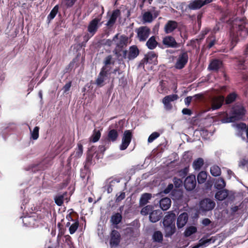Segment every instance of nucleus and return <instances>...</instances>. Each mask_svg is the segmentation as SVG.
I'll return each instance as SVG.
<instances>
[{
  "label": "nucleus",
  "instance_id": "nucleus-1",
  "mask_svg": "<svg viewBox=\"0 0 248 248\" xmlns=\"http://www.w3.org/2000/svg\"><path fill=\"white\" fill-rule=\"evenodd\" d=\"M248 35V27L244 19L237 20L233 23L230 31L231 44L233 47L239 41L238 37L245 38Z\"/></svg>",
  "mask_w": 248,
  "mask_h": 248
},
{
  "label": "nucleus",
  "instance_id": "nucleus-2",
  "mask_svg": "<svg viewBox=\"0 0 248 248\" xmlns=\"http://www.w3.org/2000/svg\"><path fill=\"white\" fill-rule=\"evenodd\" d=\"M246 110L243 106L237 105L232 108V113L230 117L221 120L223 123H228L241 119L245 114Z\"/></svg>",
  "mask_w": 248,
  "mask_h": 248
},
{
  "label": "nucleus",
  "instance_id": "nucleus-3",
  "mask_svg": "<svg viewBox=\"0 0 248 248\" xmlns=\"http://www.w3.org/2000/svg\"><path fill=\"white\" fill-rule=\"evenodd\" d=\"M215 202L209 199L205 198L199 202V210L201 212L205 213L212 211L215 207Z\"/></svg>",
  "mask_w": 248,
  "mask_h": 248
},
{
  "label": "nucleus",
  "instance_id": "nucleus-4",
  "mask_svg": "<svg viewBox=\"0 0 248 248\" xmlns=\"http://www.w3.org/2000/svg\"><path fill=\"white\" fill-rule=\"evenodd\" d=\"M137 38L140 42H145L151 33L150 28L147 26H141L135 30Z\"/></svg>",
  "mask_w": 248,
  "mask_h": 248
},
{
  "label": "nucleus",
  "instance_id": "nucleus-5",
  "mask_svg": "<svg viewBox=\"0 0 248 248\" xmlns=\"http://www.w3.org/2000/svg\"><path fill=\"white\" fill-rule=\"evenodd\" d=\"M140 53L138 47L135 45H133L129 47L128 50H124L123 51V58L124 59H127L131 61L135 59Z\"/></svg>",
  "mask_w": 248,
  "mask_h": 248
},
{
  "label": "nucleus",
  "instance_id": "nucleus-6",
  "mask_svg": "<svg viewBox=\"0 0 248 248\" xmlns=\"http://www.w3.org/2000/svg\"><path fill=\"white\" fill-rule=\"evenodd\" d=\"M188 55L186 51H182L179 55L174 67L177 69H182L187 63Z\"/></svg>",
  "mask_w": 248,
  "mask_h": 248
},
{
  "label": "nucleus",
  "instance_id": "nucleus-7",
  "mask_svg": "<svg viewBox=\"0 0 248 248\" xmlns=\"http://www.w3.org/2000/svg\"><path fill=\"white\" fill-rule=\"evenodd\" d=\"M132 133L131 130H126L124 131L122 140V143L120 145V149L122 151L125 150L131 142Z\"/></svg>",
  "mask_w": 248,
  "mask_h": 248
},
{
  "label": "nucleus",
  "instance_id": "nucleus-8",
  "mask_svg": "<svg viewBox=\"0 0 248 248\" xmlns=\"http://www.w3.org/2000/svg\"><path fill=\"white\" fill-rule=\"evenodd\" d=\"M233 126L237 129V136L242 138L243 140H245L244 135L246 134L247 141L248 142V125L244 123H240L239 124H233Z\"/></svg>",
  "mask_w": 248,
  "mask_h": 248
},
{
  "label": "nucleus",
  "instance_id": "nucleus-9",
  "mask_svg": "<svg viewBox=\"0 0 248 248\" xmlns=\"http://www.w3.org/2000/svg\"><path fill=\"white\" fill-rule=\"evenodd\" d=\"M178 98V95L176 94H172L165 96L162 99L165 109L167 110L171 109L172 106L170 102L177 100Z\"/></svg>",
  "mask_w": 248,
  "mask_h": 248
},
{
  "label": "nucleus",
  "instance_id": "nucleus-10",
  "mask_svg": "<svg viewBox=\"0 0 248 248\" xmlns=\"http://www.w3.org/2000/svg\"><path fill=\"white\" fill-rule=\"evenodd\" d=\"M101 21V18L97 17L92 20L89 23L87 31L91 35H94L99 27V23Z\"/></svg>",
  "mask_w": 248,
  "mask_h": 248
},
{
  "label": "nucleus",
  "instance_id": "nucleus-11",
  "mask_svg": "<svg viewBox=\"0 0 248 248\" xmlns=\"http://www.w3.org/2000/svg\"><path fill=\"white\" fill-rule=\"evenodd\" d=\"M196 186V177L194 175L187 177L184 181V186L187 191L193 190Z\"/></svg>",
  "mask_w": 248,
  "mask_h": 248
},
{
  "label": "nucleus",
  "instance_id": "nucleus-12",
  "mask_svg": "<svg viewBox=\"0 0 248 248\" xmlns=\"http://www.w3.org/2000/svg\"><path fill=\"white\" fill-rule=\"evenodd\" d=\"M110 74V72L106 71V66L102 67L95 81L96 85L99 86H102L104 81Z\"/></svg>",
  "mask_w": 248,
  "mask_h": 248
},
{
  "label": "nucleus",
  "instance_id": "nucleus-13",
  "mask_svg": "<svg viewBox=\"0 0 248 248\" xmlns=\"http://www.w3.org/2000/svg\"><path fill=\"white\" fill-rule=\"evenodd\" d=\"M115 35H117V40L115 41L116 49H122L127 45L128 38L124 35L119 36V34L118 33L116 34Z\"/></svg>",
  "mask_w": 248,
  "mask_h": 248
},
{
  "label": "nucleus",
  "instance_id": "nucleus-14",
  "mask_svg": "<svg viewBox=\"0 0 248 248\" xmlns=\"http://www.w3.org/2000/svg\"><path fill=\"white\" fill-rule=\"evenodd\" d=\"M162 43L166 47L177 48L179 47V45L174 38L171 36H167L164 37Z\"/></svg>",
  "mask_w": 248,
  "mask_h": 248
},
{
  "label": "nucleus",
  "instance_id": "nucleus-15",
  "mask_svg": "<svg viewBox=\"0 0 248 248\" xmlns=\"http://www.w3.org/2000/svg\"><path fill=\"white\" fill-rule=\"evenodd\" d=\"M121 235L120 233L116 230L112 231L110 235V245L111 247L117 246L120 242Z\"/></svg>",
  "mask_w": 248,
  "mask_h": 248
},
{
  "label": "nucleus",
  "instance_id": "nucleus-16",
  "mask_svg": "<svg viewBox=\"0 0 248 248\" xmlns=\"http://www.w3.org/2000/svg\"><path fill=\"white\" fill-rule=\"evenodd\" d=\"M175 214L173 212H169L166 215L163 220V225H175Z\"/></svg>",
  "mask_w": 248,
  "mask_h": 248
},
{
  "label": "nucleus",
  "instance_id": "nucleus-17",
  "mask_svg": "<svg viewBox=\"0 0 248 248\" xmlns=\"http://www.w3.org/2000/svg\"><path fill=\"white\" fill-rule=\"evenodd\" d=\"M178 26V23L174 20H169L164 26V31L166 34L173 32Z\"/></svg>",
  "mask_w": 248,
  "mask_h": 248
},
{
  "label": "nucleus",
  "instance_id": "nucleus-18",
  "mask_svg": "<svg viewBox=\"0 0 248 248\" xmlns=\"http://www.w3.org/2000/svg\"><path fill=\"white\" fill-rule=\"evenodd\" d=\"M224 99V97L222 96L214 97L211 102L212 109L215 110L219 108L222 106Z\"/></svg>",
  "mask_w": 248,
  "mask_h": 248
},
{
  "label": "nucleus",
  "instance_id": "nucleus-19",
  "mask_svg": "<svg viewBox=\"0 0 248 248\" xmlns=\"http://www.w3.org/2000/svg\"><path fill=\"white\" fill-rule=\"evenodd\" d=\"M157 59L156 54L154 52H150L145 55L142 62L144 63L156 64Z\"/></svg>",
  "mask_w": 248,
  "mask_h": 248
},
{
  "label": "nucleus",
  "instance_id": "nucleus-20",
  "mask_svg": "<svg viewBox=\"0 0 248 248\" xmlns=\"http://www.w3.org/2000/svg\"><path fill=\"white\" fill-rule=\"evenodd\" d=\"M162 216V212L161 210H155L152 211L149 215L150 221L153 223H155L159 221Z\"/></svg>",
  "mask_w": 248,
  "mask_h": 248
},
{
  "label": "nucleus",
  "instance_id": "nucleus-21",
  "mask_svg": "<svg viewBox=\"0 0 248 248\" xmlns=\"http://www.w3.org/2000/svg\"><path fill=\"white\" fill-rule=\"evenodd\" d=\"M188 215L186 212L181 214L177 220V226L178 228H183L187 223L188 220Z\"/></svg>",
  "mask_w": 248,
  "mask_h": 248
},
{
  "label": "nucleus",
  "instance_id": "nucleus-22",
  "mask_svg": "<svg viewBox=\"0 0 248 248\" xmlns=\"http://www.w3.org/2000/svg\"><path fill=\"white\" fill-rule=\"evenodd\" d=\"M120 182V179H109L107 180V184L104 186V188L107 191L108 193H110L113 190L112 187L115 184Z\"/></svg>",
  "mask_w": 248,
  "mask_h": 248
},
{
  "label": "nucleus",
  "instance_id": "nucleus-23",
  "mask_svg": "<svg viewBox=\"0 0 248 248\" xmlns=\"http://www.w3.org/2000/svg\"><path fill=\"white\" fill-rule=\"evenodd\" d=\"M120 11L118 9L113 11L108 21L106 23V26L108 27H111L115 24L118 16L120 15Z\"/></svg>",
  "mask_w": 248,
  "mask_h": 248
},
{
  "label": "nucleus",
  "instance_id": "nucleus-24",
  "mask_svg": "<svg viewBox=\"0 0 248 248\" xmlns=\"http://www.w3.org/2000/svg\"><path fill=\"white\" fill-rule=\"evenodd\" d=\"M222 61L218 59L213 60L208 65V69L209 70L217 71L221 67Z\"/></svg>",
  "mask_w": 248,
  "mask_h": 248
},
{
  "label": "nucleus",
  "instance_id": "nucleus-25",
  "mask_svg": "<svg viewBox=\"0 0 248 248\" xmlns=\"http://www.w3.org/2000/svg\"><path fill=\"white\" fill-rule=\"evenodd\" d=\"M22 222L23 225L25 226L29 227H34L35 225V220L34 217L31 216L22 217Z\"/></svg>",
  "mask_w": 248,
  "mask_h": 248
},
{
  "label": "nucleus",
  "instance_id": "nucleus-26",
  "mask_svg": "<svg viewBox=\"0 0 248 248\" xmlns=\"http://www.w3.org/2000/svg\"><path fill=\"white\" fill-rule=\"evenodd\" d=\"M214 187L217 190H222L225 188L226 183L224 179L221 177L214 179Z\"/></svg>",
  "mask_w": 248,
  "mask_h": 248
},
{
  "label": "nucleus",
  "instance_id": "nucleus-27",
  "mask_svg": "<svg viewBox=\"0 0 248 248\" xmlns=\"http://www.w3.org/2000/svg\"><path fill=\"white\" fill-rule=\"evenodd\" d=\"M163 226L165 237H170L176 232V227L174 225Z\"/></svg>",
  "mask_w": 248,
  "mask_h": 248
},
{
  "label": "nucleus",
  "instance_id": "nucleus-28",
  "mask_svg": "<svg viewBox=\"0 0 248 248\" xmlns=\"http://www.w3.org/2000/svg\"><path fill=\"white\" fill-rule=\"evenodd\" d=\"M171 200L170 198L165 197L159 201V205L162 210H167L171 205Z\"/></svg>",
  "mask_w": 248,
  "mask_h": 248
},
{
  "label": "nucleus",
  "instance_id": "nucleus-29",
  "mask_svg": "<svg viewBox=\"0 0 248 248\" xmlns=\"http://www.w3.org/2000/svg\"><path fill=\"white\" fill-rule=\"evenodd\" d=\"M202 7V0H191L187 5L188 8L192 10H199Z\"/></svg>",
  "mask_w": 248,
  "mask_h": 248
},
{
  "label": "nucleus",
  "instance_id": "nucleus-30",
  "mask_svg": "<svg viewBox=\"0 0 248 248\" xmlns=\"http://www.w3.org/2000/svg\"><path fill=\"white\" fill-rule=\"evenodd\" d=\"M228 196V190L223 188L222 190H218L215 194V198L218 201H223Z\"/></svg>",
  "mask_w": 248,
  "mask_h": 248
},
{
  "label": "nucleus",
  "instance_id": "nucleus-31",
  "mask_svg": "<svg viewBox=\"0 0 248 248\" xmlns=\"http://www.w3.org/2000/svg\"><path fill=\"white\" fill-rule=\"evenodd\" d=\"M152 195L151 193H145L141 195L140 200V206H144L151 199Z\"/></svg>",
  "mask_w": 248,
  "mask_h": 248
},
{
  "label": "nucleus",
  "instance_id": "nucleus-32",
  "mask_svg": "<svg viewBox=\"0 0 248 248\" xmlns=\"http://www.w3.org/2000/svg\"><path fill=\"white\" fill-rule=\"evenodd\" d=\"M122 220V216L120 213H117L113 214L110 218V222L112 224L117 225Z\"/></svg>",
  "mask_w": 248,
  "mask_h": 248
},
{
  "label": "nucleus",
  "instance_id": "nucleus-33",
  "mask_svg": "<svg viewBox=\"0 0 248 248\" xmlns=\"http://www.w3.org/2000/svg\"><path fill=\"white\" fill-rule=\"evenodd\" d=\"M118 137V133L116 130L111 129L108 134V140L109 141L115 142Z\"/></svg>",
  "mask_w": 248,
  "mask_h": 248
},
{
  "label": "nucleus",
  "instance_id": "nucleus-34",
  "mask_svg": "<svg viewBox=\"0 0 248 248\" xmlns=\"http://www.w3.org/2000/svg\"><path fill=\"white\" fill-rule=\"evenodd\" d=\"M157 44L158 43L155 40V37L153 36L147 41L146 45L149 49H154L156 47Z\"/></svg>",
  "mask_w": 248,
  "mask_h": 248
},
{
  "label": "nucleus",
  "instance_id": "nucleus-35",
  "mask_svg": "<svg viewBox=\"0 0 248 248\" xmlns=\"http://www.w3.org/2000/svg\"><path fill=\"white\" fill-rule=\"evenodd\" d=\"M204 163L203 159L202 158L199 157L195 160L193 162V168L195 170H199Z\"/></svg>",
  "mask_w": 248,
  "mask_h": 248
},
{
  "label": "nucleus",
  "instance_id": "nucleus-36",
  "mask_svg": "<svg viewBox=\"0 0 248 248\" xmlns=\"http://www.w3.org/2000/svg\"><path fill=\"white\" fill-rule=\"evenodd\" d=\"M152 239L154 242L161 243L163 241V234L159 231H155L152 236Z\"/></svg>",
  "mask_w": 248,
  "mask_h": 248
},
{
  "label": "nucleus",
  "instance_id": "nucleus-37",
  "mask_svg": "<svg viewBox=\"0 0 248 248\" xmlns=\"http://www.w3.org/2000/svg\"><path fill=\"white\" fill-rule=\"evenodd\" d=\"M112 57L111 55H109L107 56L104 62V65L103 67H106V71L108 72H110L111 67L108 65L109 64H114V62H112Z\"/></svg>",
  "mask_w": 248,
  "mask_h": 248
},
{
  "label": "nucleus",
  "instance_id": "nucleus-38",
  "mask_svg": "<svg viewBox=\"0 0 248 248\" xmlns=\"http://www.w3.org/2000/svg\"><path fill=\"white\" fill-rule=\"evenodd\" d=\"M210 173L213 176H219L221 173V169L218 166L214 165L210 168Z\"/></svg>",
  "mask_w": 248,
  "mask_h": 248
},
{
  "label": "nucleus",
  "instance_id": "nucleus-39",
  "mask_svg": "<svg viewBox=\"0 0 248 248\" xmlns=\"http://www.w3.org/2000/svg\"><path fill=\"white\" fill-rule=\"evenodd\" d=\"M59 10L58 5H55L52 10L50 11L49 14L47 16V19L49 22L52 20L56 16Z\"/></svg>",
  "mask_w": 248,
  "mask_h": 248
},
{
  "label": "nucleus",
  "instance_id": "nucleus-40",
  "mask_svg": "<svg viewBox=\"0 0 248 248\" xmlns=\"http://www.w3.org/2000/svg\"><path fill=\"white\" fill-rule=\"evenodd\" d=\"M207 175L205 171H201L197 176V181L199 184H203L204 183L206 179H207Z\"/></svg>",
  "mask_w": 248,
  "mask_h": 248
},
{
  "label": "nucleus",
  "instance_id": "nucleus-41",
  "mask_svg": "<svg viewBox=\"0 0 248 248\" xmlns=\"http://www.w3.org/2000/svg\"><path fill=\"white\" fill-rule=\"evenodd\" d=\"M237 95L235 92L229 93L226 97L225 102L227 104H230L233 102L237 97Z\"/></svg>",
  "mask_w": 248,
  "mask_h": 248
},
{
  "label": "nucleus",
  "instance_id": "nucleus-42",
  "mask_svg": "<svg viewBox=\"0 0 248 248\" xmlns=\"http://www.w3.org/2000/svg\"><path fill=\"white\" fill-rule=\"evenodd\" d=\"M39 127L38 126H35L33 130H31L30 129L31 139L36 140L39 137Z\"/></svg>",
  "mask_w": 248,
  "mask_h": 248
},
{
  "label": "nucleus",
  "instance_id": "nucleus-43",
  "mask_svg": "<svg viewBox=\"0 0 248 248\" xmlns=\"http://www.w3.org/2000/svg\"><path fill=\"white\" fill-rule=\"evenodd\" d=\"M101 137V132L99 130H94L93 134L91 137L90 140L93 142H97Z\"/></svg>",
  "mask_w": 248,
  "mask_h": 248
},
{
  "label": "nucleus",
  "instance_id": "nucleus-44",
  "mask_svg": "<svg viewBox=\"0 0 248 248\" xmlns=\"http://www.w3.org/2000/svg\"><path fill=\"white\" fill-rule=\"evenodd\" d=\"M197 232V228L194 226H190L186 229L184 232L185 236L188 237Z\"/></svg>",
  "mask_w": 248,
  "mask_h": 248
},
{
  "label": "nucleus",
  "instance_id": "nucleus-45",
  "mask_svg": "<svg viewBox=\"0 0 248 248\" xmlns=\"http://www.w3.org/2000/svg\"><path fill=\"white\" fill-rule=\"evenodd\" d=\"M153 207H154L151 205L146 206L141 209L140 211L141 214L143 216H146L148 214H150L151 212V211H152Z\"/></svg>",
  "mask_w": 248,
  "mask_h": 248
},
{
  "label": "nucleus",
  "instance_id": "nucleus-46",
  "mask_svg": "<svg viewBox=\"0 0 248 248\" xmlns=\"http://www.w3.org/2000/svg\"><path fill=\"white\" fill-rule=\"evenodd\" d=\"M63 198L64 195L63 194H58L56 195L54 198V201L55 203L58 206H61L63 202Z\"/></svg>",
  "mask_w": 248,
  "mask_h": 248
},
{
  "label": "nucleus",
  "instance_id": "nucleus-47",
  "mask_svg": "<svg viewBox=\"0 0 248 248\" xmlns=\"http://www.w3.org/2000/svg\"><path fill=\"white\" fill-rule=\"evenodd\" d=\"M77 0H62V2L67 8L72 7L76 3Z\"/></svg>",
  "mask_w": 248,
  "mask_h": 248
},
{
  "label": "nucleus",
  "instance_id": "nucleus-48",
  "mask_svg": "<svg viewBox=\"0 0 248 248\" xmlns=\"http://www.w3.org/2000/svg\"><path fill=\"white\" fill-rule=\"evenodd\" d=\"M83 154V146L81 143H78V148L75 152V157H80Z\"/></svg>",
  "mask_w": 248,
  "mask_h": 248
},
{
  "label": "nucleus",
  "instance_id": "nucleus-49",
  "mask_svg": "<svg viewBox=\"0 0 248 248\" xmlns=\"http://www.w3.org/2000/svg\"><path fill=\"white\" fill-rule=\"evenodd\" d=\"M143 19L145 22H151L153 20L152 14L150 12H145L143 15Z\"/></svg>",
  "mask_w": 248,
  "mask_h": 248
},
{
  "label": "nucleus",
  "instance_id": "nucleus-50",
  "mask_svg": "<svg viewBox=\"0 0 248 248\" xmlns=\"http://www.w3.org/2000/svg\"><path fill=\"white\" fill-rule=\"evenodd\" d=\"M79 225L78 221L77 220L73 224L70 226L69 230L71 234L74 233L78 228Z\"/></svg>",
  "mask_w": 248,
  "mask_h": 248
},
{
  "label": "nucleus",
  "instance_id": "nucleus-51",
  "mask_svg": "<svg viewBox=\"0 0 248 248\" xmlns=\"http://www.w3.org/2000/svg\"><path fill=\"white\" fill-rule=\"evenodd\" d=\"M160 136V134L157 132H154L152 133L149 137L148 139V142L151 143L153 142L154 140L157 139Z\"/></svg>",
  "mask_w": 248,
  "mask_h": 248
},
{
  "label": "nucleus",
  "instance_id": "nucleus-52",
  "mask_svg": "<svg viewBox=\"0 0 248 248\" xmlns=\"http://www.w3.org/2000/svg\"><path fill=\"white\" fill-rule=\"evenodd\" d=\"M117 35H115L113 37L112 39H107V40H106L105 42V45L107 46H110L112 45L115 44V41L116 40H117Z\"/></svg>",
  "mask_w": 248,
  "mask_h": 248
},
{
  "label": "nucleus",
  "instance_id": "nucleus-53",
  "mask_svg": "<svg viewBox=\"0 0 248 248\" xmlns=\"http://www.w3.org/2000/svg\"><path fill=\"white\" fill-rule=\"evenodd\" d=\"M80 177L82 179V180L84 181V183H87L89 176L88 175L87 176L86 172L84 170H81L80 172Z\"/></svg>",
  "mask_w": 248,
  "mask_h": 248
},
{
  "label": "nucleus",
  "instance_id": "nucleus-54",
  "mask_svg": "<svg viewBox=\"0 0 248 248\" xmlns=\"http://www.w3.org/2000/svg\"><path fill=\"white\" fill-rule=\"evenodd\" d=\"M72 86V82L69 81L66 84H65V85L63 87L62 90H63L64 93H66L67 92H68L70 88Z\"/></svg>",
  "mask_w": 248,
  "mask_h": 248
},
{
  "label": "nucleus",
  "instance_id": "nucleus-55",
  "mask_svg": "<svg viewBox=\"0 0 248 248\" xmlns=\"http://www.w3.org/2000/svg\"><path fill=\"white\" fill-rule=\"evenodd\" d=\"M116 196V202H119L125 198V194L124 192H121L119 195L117 194Z\"/></svg>",
  "mask_w": 248,
  "mask_h": 248
},
{
  "label": "nucleus",
  "instance_id": "nucleus-56",
  "mask_svg": "<svg viewBox=\"0 0 248 248\" xmlns=\"http://www.w3.org/2000/svg\"><path fill=\"white\" fill-rule=\"evenodd\" d=\"M203 94L202 93H198L192 96L193 97V101H194L195 103L197 101L201 100Z\"/></svg>",
  "mask_w": 248,
  "mask_h": 248
},
{
  "label": "nucleus",
  "instance_id": "nucleus-57",
  "mask_svg": "<svg viewBox=\"0 0 248 248\" xmlns=\"http://www.w3.org/2000/svg\"><path fill=\"white\" fill-rule=\"evenodd\" d=\"M188 169L186 168H185L184 169L179 171V175L180 176L184 177L186 175Z\"/></svg>",
  "mask_w": 248,
  "mask_h": 248
},
{
  "label": "nucleus",
  "instance_id": "nucleus-58",
  "mask_svg": "<svg viewBox=\"0 0 248 248\" xmlns=\"http://www.w3.org/2000/svg\"><path fill=\"white\" fill-rule=\"evenodd\" d=\"M174 184L176 187H179L182 183V181L176 177L173 179Z\"/></svg>",
  "mask_w": 248,
  "mask_h": 248
},
{
  "label": "nucleus",
  "instance_id": "nucleus-59",
  "mask_svg": "<svg viewBox=\"0 0 248 248\" xmlns=\"http://www.w3.org/2000/svg\"><path fill=\"white\" fill-rule=\"evenodd\" d=\"M207 41L208 42V45H207V47L208 48H211L215 44L216 42V40L215 39V38H214L212 40H210V39H208L207 40Z\"/></svg>",
  "mask_w": 248,
  "mask_h": 248
},
{
  "label": "nucleus",
  "instance_id": "nucleus-60",
  "mask_svg": "<svg viewBox=\"0 0 248 248\" xmlns=\"http://www.w3.org/2000/svg\"><path fill=\"white\" fill-rule=\"evenodd\" d=\"M184 101L185 105L188 107L190 105L191 102L193 101V97L191 96H187L185 98Z\"/></svg>",
  "mask_w": 248,
  "mask_h": 248
},
{
  "label": "nucleus",
  "instance_id": "nucleus-61",
  "mask_svg": "<svg viewBox=\"0 0 248 248\" xmlns=\"http://www.w3.org/2000/svg\"><path fill=\"white\" fill-rule=\"evenodd\" d=\"M182 112L184 115H187L188 116H190L192 114L191 110L187 108H184L182 109Z\"/></svg>",
  "mask_w": 248,
  "mask_h": 248
},
{
  "label": "nucleus",
  "instance_id": "nucleus-62",
  "mask_svg": "<svg viewBox=\"0 0 248 248\" xmlns=\"http://www.w3.org/2000/svg\"><path fill=\"white\" fill-rule=\"evenodd\" d=\"M246 61V60H244V59H242V60H239L238 62V66L239 68L245 69V68L243 67V66H245V63Z\"/></svg>",
  "mask_w": 248,
  "mask_h": 248
},
{
  "label": "nucleus",
  "instance_id": "nucleus-63",
  "mask_svg": "<svg viewBox=\"0 0 248 248\" xmlns=\"http://www.w3.org/2000/svg\"><path fill=\"white\" fill-rule=\"evenodd\" d=\"M202 223L204 226H207L211 223V221L209 218H205L202 220Z\"/></svg>",
  "mask_w": 248,
  "mask_h": 248
},
{
  "label": "nucleus",
  "instance_id": "nucleus-64",
  "mask_svg": "<svg viewBox=\"0 0 248 248\" xmlns=\"http://www.w3.org/2000/svg\"><path fill=\"white\" fill-rule=\"evenodd\" d=\"M173 186L172 184H169L167 187L166 188L164 191V193H166V194H168L169 193L170 191L173 188Z\"/></svg>",
  "mask_w": 248,
  "mask_h": 248
}]
</instances>
